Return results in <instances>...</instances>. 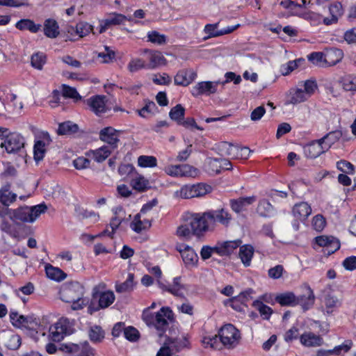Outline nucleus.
Returning a JSON list of instances; mask_svg holds the SVG:
<instances>
[{"label": "nucleus", "instance_id": "obj_1", "mask_svg": "<svg viewBox=\"0 0 356 356\" xmlns=\"http://www.w3.org/2000/svg\"><path fill=\"white\" fill-rule=\"evenodd\" d=\"M211 228L209 218L204 213H188L184 218V222L179 225L176 234L179 238L188 239L193 235L200 238Z\"/></svg>", "mask_w": 356, "mask_h": 356}, {"label": "nucleus", "instance_id": "obj_2", "mask_svg": "<svg viewBox=\"0 0 356 356\" xmlns=\"http://www.w3.org/2000/svg\"><path fill=\"white\" fill-rule=\"evenodd\" d=\"M83 287L79 282H70L64 284L60 290V299L68 303H72L73 310L83 309L88 301L83 298Z\"/></svg>", "mask_w": 356, "mask_h": 356}, {"label": "nucleus", "instance_id": "obj_3", "mask_svg": "<svg viewBox=\"0 0 356 356\" xmlns=\"http://www.w3.org/2000/svg\"><path fill=\"white\" fill-rule=\"evenodd\" d=\"M74 323L66 318H60L49 327L48 337L53 341H60L67 335L74 332Z\"/></svg>", "mask_w": 356, "mask_h": 356}, {"label": "nucleus", "instance_id": "obj_4", "mask_svg": "<svg viewBox=\"0 0 356 356\" xmlns=\"http://www.w3.org/2000/svg\"><path fill=\"white\" fill-rule=\"evenodd\" d=\"M47 210L45 204H40L33 207H23L13 210L15 219L24 222H33L42 213Z\"/></svg>", "mask_w": 356, "mask_h": 356}, {"label": "nucleus", "instance_id": "obj_5", "mask_svg": "<svg viewBox=\"0 0 356 356\" xmlns=\"http://www.w3.org/2000/svg\"><path fill=\"white\" fill-rule=\"evenodd\" d=\"M92 296V300L98 302V307L95 310L108 307L115 299L114 293L107 290L106 284L104 282H100L93 287Z\"/></svg>", "mask_w": 356, "mask_h": 356}, {"label": "nucleus", "instance_id": "obj_6", "mask_svg": "<svg viewBox=\"0 0 356 356\" xmlns=\"http://www.w3.org/2000/svg\"><path fill=\"white\" fill-rule=\"evenodd\" d=\"M211 186L202 183L186 185L175 192V197L182 199L199 197L211 193Z\"/></svg>", "mask_w": 356, "mask_h": 356}, {"label": "nucleus", "instance_id": "obj_7", "mask_svg": "<svg viewBox=\"0 0 356 356\" xmlns=\"http://www.w3.org/2000/svg\"><path fill=\"white\" fill-rule=\"evenodd\" d=\"M302 286L304 289L302 295L296 296L291 293V307L300 305L303 311H307L314 305L315 296L308 284H304Z\"/></svg>", "mask_w": 356, "mask_h": 356}, {"label": "nucleus", "instance_id": "obj_8", "mask_svg": "<svg viewBox=\"0 0 356 356\" xmlns=\"http://www.w3.org/2000/svg\"><path fill=\"white\" fill-rule=\"evenodd\" d=\"M13 324L17 327H27L37 330V333L45 335V332L42 325L39 324V319L32 316H24L17 312H11L10 314Z\"/></svg>", "mask_w": 356, "mask_h": 356}, {"label": "nucleus", "instance_id": "obj_9", "mask_svg": "<svg viewBox=\"0 0 356 356\" xmlns=\"http://www.w3.org/2000/svg\"><path fill=\"white\" fill-rule=\"evenodd\" d=\"M172 319L173 313L169 307H162L156 313L153 325L158 331L159 337H163L168 327V322L172 321Z\"/></svg>", "mask_w": 356, "mask_h": 356}, {"label": "nucleus", "instance_id": "obj_10", "mask_svg": "<svg viewBox=\"0 0 356 356\" xmlns=\"http://www.w3.org/2000/svg\"><path fill=\"white\" fill-rule=\"evenodd\" d=\"M206 216L209 218L210 225L212 229L217 222L225 227H227L230 225L232 221V214L228 210L223 208L207 211Z\"/></svg>", "mask_w": 356, "mask_h": 356}, {"label": "nucleus", "instance_id": "obj_11", "mask_svg": "<svg viewBox=\"0 0 356 356\" xmlns=\"http://www.w3.org/2000/svg\"><path fill=\"white\" fill-rule=\"evenodd\" d=\"M25 142L23 136L16 132L10 133L4 141L1 143V147H4L8 154H15L24 146Z\"/></svg>", "mask_w": 356, "mask_h": 356}, {"label": "nucleus", "instance_id": "obj_12", "mask_svg": "<svg viewBox=\"0 0 356 356\" xmlns=\"http://www.w3.org/2000/svg\"><path fill=\"white\" fill-rule=\"evenodd\" d=\"M312 209L310 206L305 202L296 204L292 210L294 222L293 227L295 230L299 229L300 222H303L311 214Z\"/></svg>", "mask_w": 356, "mask_h": 356}, {"label": "nucleus", "instance_id": "obj_13", "mask_svg": "<svg viewBox=\"0 0 356 356\" xmlns=\"http://www.w3.org/2000/svg\"><path fill=\"white\" fill-rule=\"evenodd\" d=\"M218 334L222 346H233L240 337L238 330L231 324L222 327Z\"/></svg>", "mask_w": 356, "mask_h": 356}, {"label": "nucleus", "instance_id": "obj_14", "mask_svg": "<svg viewBox=\"0 0 356 356\" xmlns=\"http://www.w3.org/2000/svg\"><path fill=\"white\" fill-rule=\"evenodd\" d=\"M316 243L325 248V253L331 254L340 248L339 241L332 236H319L314 238Z\"/></svg>", "mask_w": 356, "mask_h": 356}, {"label": "nucleus", "instance_id": "obj_15", "mask_svg": "<svg viewBox=\"0 0 356 356\" xmlns=\"http://www.w3.org/2000/svg\"><path fill=\"white\" fill-rule=\"evenodd\" d=\"M220 81H201L198 82L193 87L191 93L194 97H198L202 95H210L217 91V87Z\"/></svg>", "mask_w": 356, "mask_h": 356}, {"label": "nucleus", "instance_id": "obj_16", "mask_svg": "<svg viewBox=\"0 0 356 356\" xmlns=\"http://www.w3.org/2000/svg\"><path fill=\"white\" fill-rule=\"evenodd\" d=\"M119 134V131L111 127H107L99 131V136L102 141L110 145L113 149L117 147L118 143L120 141Z\"/></svg>", "mask_w": 356, "mask_h": 356}, {"label": "nucleus", "instance_id": "obj_17", "mask_svg": "<svg viewBox=\"0 0 356 356\" xmlns=\"http://www.w3.org/2000/svg\"><path fill=\"white\" fill-rule=\"evenodd\" d=\"M105 99V96L97 95L88 99L87 100V104L92 112L97 115H100L106 113L108 110Z\"/></svg>", "mask_w": 356, "mask_h": 356}, {"label": "nucleus", "instance_id": "obj_18", "mask_svg": "<svg viewBox=\"0 0 356 356\" xmlns=\"http://www.w3.org/2000/svg\"><path fill=\"white\" fill-rule=\"evenodd\" d=\"M256 200L257 197L254 195L232 199L229 200V206L233 211L239 213L244 211L248 206L253 204Z\"/></svg>", "mask_w": 356, "mask_h": 356}, {"label": "nucleus", "instance_id": "obj_19", "mask_svg": "<svg viewBox=\"0 0 356 356\" xmlns=\"http://www.w3.org/2000/svg\"><path fill=\"white\" fill-rule=\"evenodd\" d=\"M113 216L110 222V227L112 229L111 234L118 228L120 225L124 220H129L131 215H127L125 211L120 207L115 208L113 210Z\"/></svg>", "mask_w": 356, "mask_h": 356}, {"label": "nucleus", "instance_id": "obj_20", "mask_svg": "<svg viewBox=\"0 0 356 356\" xmlns=\"http://www.w3.org/2000/svg\"><path fill=\"white\" fill-rule=\"evenodd\" d=\"M197 74L193 70H182L175 75L174 81L176 85L186 86L195 80Z\"/></svg>", "mask_w": 356, "mask_h": 356}, {"label": "nucleus", "instance_id": "obj_21", "mask_svg": "<svg viewBox=\"0 0 356 356\" xmlns=\"http://www.w3.org/2000/svg\"><path fill=\"white\" fill-rule=\"evenodd\" d=\"M326 151L319 140H313L304 147L306 156L310 159H315Z\"/></svg>", "mask_w": 356, "mask_h": 356}, {"label": "nucleus", "instance_id": "obj_22", "mask_svg": "<svg viewBox=\"0 0 356 356\" xmlns=\"http://www.w3.org/2000/svg\"><path fill=\"white\" fill-rule=\"evenodd\" d=\"M126 20H131L125 15L119 13H113L100 24L99 33L104 32L111 25H119L123 24Z\"/></svg>", "mask_w": 356, "mask_h": 356}, {"label": "nucleus", "instance_id": "obj_23", "mask_svg": "<svg viewBox=\"0 0 356 356\" xmlns=\"http://www.w3.org/2000/svg\"><path fill=\"white\" fill-rule=\"evenodd\" d=\"M145 52L148 53L149 60L147 69L152 70L166 64V60L160 51L145 50Z\"/></svg>", "mask_w": 356, "mask_h": 356}, {"label": "nucleus", "instance_id": "obj_24", "mask_svg": "<svg viewBox=\"0 0 356 356\" xmlns=\"http://www.w3.org/2000/svg\"><path fill=\"white\" fill-rule=\"evenodd\" d=\"M326 67L333 66L339 63L343 57V53L341 49L331 48L325 51Z\"/></svg>", "mask_w": 356, "mask_h": 356}, {"label": "nucleus", "instance_id": "obj_25", "mask_svg": "<svg viewBox=\"0 0 356 356\" xmlns=\"http://www.w3.org/2000/svg\"><path fill=\"white\" fill-rule=\"evenodd\" d=\"M43 31L44 34L49 38H57L60 33L58 22L54 19H47L44 22Z\"/></svg>", "mask_w": 356, "mask_h": 356}, {"label": "nucleus", "instance_id": "obj_26", "mask_svg": "<svg viewBox=\"0 0 356 356\" xmlns=\"http://www.w3.org/2000/svg\"><path fill=\"white\" fill-rule=\"evenodd\" d=\"M180 253L187 268L196 266L198 261V256L192 248L186 247L184 250H180Z\"/></svg>", "mask_w": 356, "mask_h": 356}, {"label": "nucleus", "instance_id": "obj_27", "mask_svg": "<svg viewBox=\"0 0 356 356\" xmlns=\"http://www.w3.org/2000/svg\"><path fill=\"white\" fill-rule=\"evenodd\" d=\"M254 252V248L250 245L240 246L238 257L244 266L248 267L250 266Z\"/></svg>", "mask_w": 356, "mask_h": 356}, {"label": "nucleus", "instance_id": "obj_28", "mask_svg": "<svg viewBox=\"0 0 356 356\" xmlns=\"http://www.w3.org/2000/svg\"><path fill=\"white\" fill-rule=\"evenodd\" d=\"M111 153V149L108 147L102 146L97 149L88 151L86 155L92 157L95 161L101 163L106 160Z\"/></svg>", "mask_w": 356, "mask_h": 356}, {"label": "nucleus", "instance_id": "obj_29", "mask_svg": "<svg viewBox=\"0 0 356 356\" xmlns=\"http://www.w3.org/2000/svg\"><path fill=\"white\" fill-rule=\"evenodd\" d=\"M242 241L241 240L225 241L216 248V251L220 255H229L232 254L235 249L240 246Z\"/></svg>", "mask_w": 356, "mask_h": 356}, {"label": "nucleus", "instance_id": "obj_30", "mask_svg": "<svg viewBox=\"0 0 356 356\" xmlns=\"http://www.w3.org/2000/svg\"><path fill=\"white\" fill-rule=\"evenodd\" d=\"M218 149L222 155L228 156L232 159H236L239 145L224 141L219 144Z\"/></svg>", "mask_w": 356, "mask_h": 356}, {"label": "nucleus", "instance_id": "obj_31", "mask_svg": "<svg viewBox=\"0 0 356 356\" xmlns=\"http://www.w3.org/2000/svg\"><path fill=\"white\" fill-rule=\"evenodd\" d=\"M300 341L305 346H319L323 343V339L312 332H308L301 335Z\"/></svg>", "mask_w": 356, "mask_h": 356}, {"label": "nucleus", "instance_id": "obj_32", "mask_svg": "<svg viewBox=\"0 0 356 356\" xmlns=\"http://www.w3.org/2000/svg\"><path fill=\"white\" fill-rule=\"evenodd\" d=\"M341 131L337 130L330 131V133L327 134L323 138L319 139V141H321L324 148H325V149L327 151L333 144H334L341 138Z\"/></svg>", "mask_w": 356, "mask_h": 356}, {"label": "nucleus", "instance_id": "obj_33", "mask_svg": "<svg viewBox=\"0 0 356 356\" xmlns=\"http://www.w3.org/2000/svg\"><path fill=\"white\" fill-rule=\"evenodd\" d=\"M10 186L7 184L0 189V202L6 207L15 201L17 195L10 191Z\"/></svg>", "mask_w": 356, "mask_h": 356}, {"label": "nucleus", "instance_id": "obj_34", "mask_svg": "<svg viewBox=\"0 0 356 356\" xmlns=\"http://www.w3.org/2000/svg\"><path fill=\"white\" fill-rule=\"evenodd\" d=\"M299 86H302V92L309 99L318 90V85L315 80L309 79L299 82Z\"/></svg>", "mask_w": 356, "mask_h": 356}, {"label": "nucleus", "instance_id": "obj_35", "mask_svg": "<svg viewBox=\"0 0 356 356\" xmlns=\"http://www.w3.org/2000/svg\"><path fill=\"white\" fill-rule=\"evenodd\" d=\"M158 284L161 289L163 290L167 291L174 296L178 297L184 296V294L181 291L182 286L180 284V277H175L173 280V284L170 286H166L163 284H162L160 281H157Z\"/></svg>", "mask_w": 356, "mask_h": 356}, {"label": "nucleus", "instance_id": "obj_36", "mask_svg": "<svg viewBox=\"0 0 356 356\" xmlns=\"http://www.w3.org/2000/svg\"><path fill=\"white\" fill-rule=\"evenodd\" d=\"M257 212L261 217H270L273 214L274 209L267 200L263 199L259 202Z\"/></svg>", "mask_w": 356, "mask_h": 356}, {"label": "nucleus", "instance_id": "obj_37", "mask_svg": "<svg viewBox=\"0 0 356 356\" xmlns=\"http://www.w3.org/2000/svg\"><path fill=\"white\" fill-rule=\"evenodd\" d=\"M47 276L55 281H62L66 277V274L60 268L47 265L45 267Z\"/></svg>", "mask_w": 356, "mask_h": 356}, {"label": "nucleus", "instance_id": "obj_38", "mask_svg": "<svg viewBox=\"0 0 356 356\" xmlns=\"http://www.w3.org/2000/svg\"><path fill=\"white\" fill-rule=\"evenodd\" d=\"M134 274L129 273L125 282L115 284V291L118 293H126L132 291L134 286Z\"/></svg>", "mask_w": 356, "mask_h": 356}, {"label": "nucleus", "instance_id": "obj_39", "mask_svg": "<svg viewBox=\"0 0 356 356\" xmlns=\"http://www.w3.org/2000/svg\"><path fill=\"white\" fill-rule=\"evenodd\" d=\"M16 27L19 30H29L32 33H37L40 29L41 25L29 19H21L16 24Z\"/></svg>", "mask_w": 356, "mask_h": 356}, {"label": "nucleus", "instance_id": "obj_40", "mask_svg": "<svg viewBox=\"0 0 356 356\" xmlns=\"http://www.w3.org/2000/svg\"><path fill=\"white\" fill-rule=\"evenodd\" d=\"M165 342L168 343V346L175 352L181 350L188 345V341L184 337L180 339H171L168 337L166 338Z\"/></svg>", "mask_w": 356, "mask_h": 356}, {"label": "nucleus", "instance_id": "obj_41", "mask_svg": "<svg viewBox=\"0 0 356 356\" xmlns=\"http://www.w3.org/2000/svg\"><path fill=\"white\" fill-rule=\"evenodd\" d=\"M78 125L72 122H65L59 124L57 132L59 135H70L78 131Z\"/></svg>", "mask_w": 356, "mask_h": 356}, {"label": "nucleus", "instance_id": "obj_42", "mask_svg": "<svg viewBox=\"0 0 356 356\" xmlns=\"http://www.w3.org/2000/svg\"><path fill=\"white\" fill-rule=\"evenodd\" d=\"M150 226H151V223L149 220H140V214H137L134 217L133 222L131 223V229L137 233H140L141 231L149 227Z\"/></svg>", "mask_w": 356, "mask_h": 356}, {"label": "nucleus", "instance_id": "obj_43", "mask_svg": "<svg viewBox=\"0 0 356 356\" xmlns=\"http://www.w3.org/2000/svg\"><path fill=\"white\" fill-rule=\"evenodd\" d=\"M131 184L134 189L138 191H144L149 188V181L144 177L138 175L132 179Z\"/></svg>", "mask_w": 356, "mask_h": 356}, {"label": "nucleus", "instance_id": "obj_44", "mask_svg": "<svg viewBox=\"0 0 356 356\" xmlns=\"http://www.w3.org/2000/svg\"><path fill=\"white\" fill-rule=\"evenodd\" d=\"M185 109L181 104H177L175 107L172 108L169 116L171 120L176 121L178 124H180L184 117Z\"/></svg>", "mask_w": 356, "mask_h": 356}, {"label": "nucleus", "instance_id": "obj_45", "mask_svg": "<svg viewBox=\"0 0 356 356\" xmlns=\"http://www.w3.org/2000/svg\"><path fill=\"white\" fill-rule=\"evenodd\" d=\"M138 165L141 168H154L157 165V159L153 156L142 155L138 158Z\"/></svg>", "mask_w": 356, "mask_h": 356}, {"label": "nucleus", "instance_id": "obj_46", "mask_svg": "<svg viewBox=\"0 0 356 356\" xmlns=\"http://www.w3.org/2000/svg\"><path fill=\"white\" fill-rule=\"evenodd\" d=\"M202 343L205 347H211L214 349H220L222 348V343L218 335L204 337Z\"/></svg>", "mask_w": 356, "mask_h": 356}, {"label": "nucleus", "instance_id": "obj_47", "mask_svg": "<svg viewBox=\"0 0 356 356\" xmlns=\"http://www.w3.org/2000/svg\"><path fill=\"white\" fill-rule=\"evenodd\" d=\"M47 144L42 143L40 141H35L33 147L34 159L36 162H39L43 159L46 153V146Z\"/></svg>", "mask_w": 356, "mask_h": 356}, {"label": "nucleus", "instance_id": "obj_48", "mask_svg": "<svg viewBox=\"0 0 356 356\" xmlns=\"http://www.w3.org/2000/svg\"><path fill=\"white\" fill-rule=\"evenodd\" d=\"M157 107L154 102H145V106L140 110H137L138 113L143 118H148L156 111Z\"/></svg>", "mask_w": 356, "mask_h": 356}, {"label": "nucleus", "instance_id": "obj_49", "mask_svg": "<svg viewBox=\"0 0 356 356\" xmlns=\"http://www.w3.org/2000/svg\"><path fill=\"white\" fill-rule=\"evenodd\" d=\"M342 87L346 91L356 92V75H347L342 79Z\"/></svg>", "mask_w": 356, "mask_h": 356}, {"label": "nucleus", "instance_id": "obj_50", "mask_svg": "<svg viewBox=\"0 0 356 356\" xmlns=\"http://www.w3.org/2000/svg\"><path fill=\"white\" fill-rule=\"evenodd\" d=\"M325 58V52H313L308 56V59L309 61H311L313 64L321 67H326Z\"/></svg>", "mask_w": 356, "mask_h": 356}, {"label": "nucleus", "instance_id": "obj_51", "mask_svg": "<svg viewBox=\"0 0 356 356\" xmlns=\"http://www.w3.org/2000/svg\"><path fill=\"white\" fill-rule=\"evenodd\" d=\"M127 68L130 72L134 73L141 69H147V65L145 62L140 58H133L128 63Z\"/></svg>", "mask_w": 356, "mask_h": 356}, {"label": "nucleus", "instance_id": "obj_52", "mask_svg": "<svg viewBox=\"0 0 356 356\" xmlns=\"http://www.w3.org/2000/svg\"><path fill=\"white\" fill-rule=\"evenodd\" d=\"M63 95L65 97L72 99L74 102H78L81 99V97L76 88L66 85L63 86Z\"/></svg>", "mask_w": 356, "mask_h": 356}, {"label": "nucleus", "instance_id": "obj_53", "mask_svg": "<svg viewBox=\"0 0 356 356\" xmlns=\"http://www.w3.org/2000/svg\"><path fill=\"white\" fill-rule=\"evenodd\" d=\"M31 65L38 70H42L43 65L46 63V56L43 53H35L31 56Z\"/></svg>", "mask_w": 356, "mask_h": 356}, {"label": "nucleus", "instance_id": "obj_54", "mask_svg": "<svg viewBox=\"0 0 356 356\" xmlns=\"http://www.w3.org/2000/svg\"><path fill=\"white\" fill-rule=\"evenodd\" d=\"M89 337L93 342H99L104 339V333L99 326H93L89 330Z\"/></svg>", "mask_w": 356, "mask_h": 356}, {"label": "nucleus", "instance_id": "obj_55", "mask_svg": "<svg viewBox=\"0 0 356 356\" xmlns=\"http://www.w3.org/2000/svg\"><path fill=\"white\" fill-rule=\"evenodd\" d=\"M340 302L337 297L327 296L325 299V305L327 314H332L334 309L339 306Z\"/></svg>", "mask_w": 356, "mask_h": 356}, {"label": "nucleus", "instance_id": "obj_56", "mask_svg": "<svg viewBox=\"0 0 356 356\" xmlns=\"http://www.w3.org/2000/svg\"><path fill=\"white\" fill-rule=\"evenodd\" d=\"M221 160L220 159H212L209 158L207 160V170L210 173L218 174L220 172L221 168Z\"/></svg>", "mask_w": 356, "mask_h": 356}, {"label": "nucleus", "instance_id": "obj_57", "mask_svg": "<svg viewBox=\"0 0 356 356\" xmlns=\"http://www.w3.org/2000/svg\"><path fill=\"white\" fill-rule=\"evenodd\" d=\"M115 51L111 49L109 47L105 46L104 50L98 54V57L102 58V62L104 63H108L115 58Z\"/></svg>", "mask_w": 356, "mask_h": 356}, {"label": "nucleus", "instance_id": "obj_58", "mask_svg": "<svg viewBox=\"0 0 356 356\" xmlns=\"http://www.w3.org/2000/svg\"><path fill=\"white\" fill-rule=\"evenodd\" d=\"M254 305L258 309L264 319H269L273 312L270 307L264 305L260 301H255L254 302Z\"/></svg>", "mask_w": 356, "mask_h": 356}, {"label": "nucleus", "instance_id": "obj_59", "mask_svg": "<svg viewBox=\"0 0 356 356\" xmlns=\"http://www.w3.org/2000/svg\"><path fill=\"white\" fill-rule=\"evenodd\" d=\"M92 30V26L87 22H79L76 26V34L80 38L87 35Z\"/></svg>", "mask_w": 356, "mask_h": 356}, {"label": "nucleus", "instance_id": "obj_60", "mask_svg": "<svg viewBox=\"0 0 356 356\" xmlns=\"http://www.w3.org/2000/svg\"><path fill=\"white\" fill-rule=\"evenodd\" d=\"M147 38L149 42L157 44H163L165 43L166 41L165 35L160 34L155 31L148 33Z\"/></svg>", "mask_w": 356, "mask_h": 356}, {"label": "nucleus", "instance_id": "obj_61", "mask_svg": "<svg viewBox=\"0 0 356 356\" xmlns=\"http://www.w3.org/2000/svg\"><path fill=\"white\" fill-rule=\"evenodd\" d=\"M307 100H308L307 97L302 92V86L300 87L298 84L293 95L291 97V104H299Z\"/></svg>", "mask_w": 356, "mask_h": 356}, {"label": "nucleus", "instance_id": "obj_62", "mask_svg": "<svg viewBox=\"0 0 356 356\" xmlns=\"http://www.w3.org/2000/svg\"><path fill=\"white\" fill-rule=\"evenodd\" d=\"M124 335L130 341H136L139 339V332L134 327H128L124 330Z\"/></svg>", "mask_w": 356, "mask_h": 356}, {"label": "nucleus", "instance_id": "obj_63", "mask_svg": "<svg viewBox=\"0 0 356 356\" xmlns=\"http://www.w3.org/2000/svg\"><path fill=\"white\" fill-rule=\"evenodd\" d=\"M199 171L197 168L188 165H181V177H195L197 176Z\"/></svg>", "mask_w": 356, "mask_h": 356}, {"label": "nucleus", "instance_id": "obj_64", "mask_svg": "<svg viewBox=\"0 0 356 356\" xmlns=\"http://www.w3.org/2000/svg\"><path fill=\"white\" fill-rule=\"evenodd\" d=\"M337 167L338 170L346 174H351L354 172L353 165L345 160L337 162Z\"/></svg>", "mask_w": 356, "mask_h": 356}]
</instances>
